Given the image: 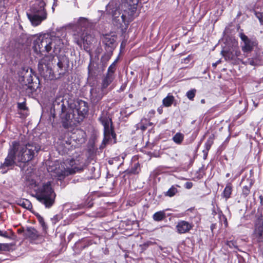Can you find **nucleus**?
<instances>
[{
    "instance_id": "21",
    "label": "nucleus",
    "mask_w": 263,
    "mask_h": 263,
    "mask_svg": "<svg viewBox=\"0 0 263 263\" xmlns=\"http://www.w3.org/2000/svg\"><path fill=\"white\" fill-rule=\"evenodd\" d=\"M242 63L245 65H250L253 66L261 64L260 60L257 57L249 58L245 61H242Z\"/></svg>"
},
{
    "instance_id": "18",
    "label": "nucleus",
    "mask_w": 263,
    "mask_h": 263,
    "mask_svg": "<svg viewBox=\"0 0 263 263\" xmlns=\"http://www.w3.org/2000/svg\"><path fill=\"white\" fill-rule=\"evenodd\" d=\"M114 78V74H111L107 73L105 78L102 80L101 84L102 89L106 88L113 81Z\"/></svg>"
},
{
    "instance_id": "33",
    "label": "nucleus",
    "mask_w": 263,
    "mask_h": 263,
    "mask_svg": "<svg viewBox=\"0 0 263 263\" xmlns=\"http://www.w3.org/2000/svg\"><path fill=\"white\" fill-rule=\"evenodd\" d=\"M195 93H196L195 89L189 90L186 92V96L190 100H192L195 97Z\"/></svg>"
},
{
    "instance_id": "22",
    "label": "nucleus",
    "mask_w": 263,
    "mask_h": 263,
    "mask_svg": "<svg viewBox=\"0 0 263 263\" xmlns=\"http://www.w3.org/2000/svg\"><path fill=\"white\" fill-rule=\"evenodd\" d=\"M177 187H179L178 185H172L167 191L164 193L165 196L172 197L178 193Z\"/></svg>"
},
{
    "instance_id": "6",
    "label": "nucleus",
    "mask_w": 263,
    "mask_h": 263,
    "mask_svg": "<svg viewBox=\"0 0 263 263\" xmlns=\"http://www.w3.org/2000/svg\"><path fill=\"white\" fill-rule=\"evenodd\" d=\"M35 198L46 208H50L54 202L55 194L50 181L44 183L35 190Z\"/></svg>"
},
{
    "instance_id": "49",
    "label": "nucleus",
    "mask_w": 263,
    "mask_h": 263,
    "mask_svg": "<svg viewBox=\"0 0 263 263\" xmlns=\"http://www.w3.org/2000/svg\"><path fill=\"white\" fill-rule=\"evenodd\" d=\"M146 99V98H143V100H145Z\"/></svg>"
},
{
    "instance_id": "12",
    "label": "nucleus",
    "mask_w": 263,
    "mask_h": 263,
    "mask_svg": "<svg viewBox=\"0 0 263 263\" xmlns=\"http://www.w3.org/2000/svg\"><path fill=\"white\" fill-rule=\"evenodd\" d=\"M75 109L79 117V119L82 120L87 115L89 108L86 102L80 100L74 105Z\"/></svg>"
},
{
    "instance_id": "38",
    "label": "nucleus",
    "mask_w": 263,
    "mask_h": 263,
    "mask_svg": "<svg viewBox=\"0 0 263 263\" xmlns=\"http://www.w3.org/2000/svg\"><path fill=\"white\" fill-rule=\"evenodd\" d=\"M257 17L259 20L260 23L263 25V13L257 14Z\"/></svg>"
},
{
    "instance_id": "7",
    "label": "nucleus",
    "mask_w": 263,
    "mask_h": 263,
    "mask_svg": "<svg viewBox=\"0 0 263 263\" xmlns=\"http://www.w3.org/2000/svg\"><path fill=\"white\" fill-rule=\"evenodd\" d=\"M99 121L104 127V139L102 144L105 145L107 143H111L114 139V143H116V134L112 129V122L107 111H102L99 118Z\"/></svg>"
},
{
    "instance_id": "10",
    "label": "nucleus",
    "mask_w": 263,
    "mask_h": 263,
    "mask_svg": "<svg viewBox=\"0 0 263 263\" xmlns=\"http://www.w3.org/2000/svg\"><path fill=\"white\" fill-rule=\"evenodd\" d=\"M251 239L254 244L263 242V219H258L251 235Z\"/></svg>"
},
{
    "instance_id": "11",
    "label": "nucleus",
    "mask_w": 263,
    "mask_h": 263,
    "mask_svg": "<svg viewBox=\"0 0 263 263\" xmlns=\"http://www.w3.org/2000/svg\"><path fill=\"white\" fill-rule=\"evenodd\" d=\"M239 37L243 43L242 46V50L245 53L251 52L254 48L257 45V42L255 39H249L243 33L239 34Z\"/></svg>"
},
{
    "instance_id": "9",
    "label": "nucleus",
    "mask_w": 263,
    "mask_h": 263,
    "mask_svg": "<svg viewBox=\"0 0 263 263\" xmlns=\"http://www.w3.org/2000/svg\"><path fill=\"white\" fill-rule=\"evenodd\" d=\"M139 0H122V7H124V13L121 16L122 21L125 22L130 16H133L137 8Z\"/></svg>"
},
{
    "instance_id": "30",
    "label": "nucleus",
    "mask_w": 263,
    "mask_h": 263,
    "mask_svg": "<svg viewBox=\"0 0 263 263\" xmlns=\"http://www.w3.org/2000/svg\"><path fill=\"white\" fill-rule=\"evenodd\" d=\"M112 52H107V53L104 54L102 57H101V62L103 63H106L110 59L111 55H112Z\"/></svg>"
},
{
    "instance_id": "42",
    "label": "nucleus",
    "mask_w": 263,
    "mask_h": 263,
    "mask_svg": "<svg viewBox=\"0 0 263 263\" xmlns=\"http://www.w3.org/2000/svg\"><path fill=\"white\" fill-rule=\"evenodd\" d=\"M157 111L159 114H161L163 112V105L159 107L157 109Z\"/></svg>"
},
{
    "instance_id": "43",
    "label": "nucleus",
    "mask_w": 263,
    "mask_h": 263,
    "mask_svg": "<svg viewBox=\"0 0 263 263\" xmlns=\"http://www.w3.org/2000/svg\"><path fill=\"white\" fill-rule=\"evenodd\" d=\"M227 245H228L231 248H232L234 246V243L231 241H228Z\"/></svg>"
},
{
    "instance_id": "32",
    "label": "nucleus",
    "mask_w": 263,
    "mask_h": 263,
    "mask_svg": "<svg viewBox=\"0 0 263 263\" xmlns=\"http://www.w3.org/2000/svg\"><path fill=\"white\" fill-rule=\"evenodd\" d=\"M251 186V184H250L249 186L246 185L242 187V194L245 197L249 194Z\"/></svg>"
},
{
    "instance_id": "8",
    "label": "nucleus",
    "mask_w": 263,
    "mask_h": 263,
    "mask_svg": "<svg viewBox=\"0 0 263 263\" xmlns=\"http://www.w3.org/2000/svg\"><path fill=\"white\" fill-rule=\"evenodd\" d=\"M89 22L87 18L85 17H80L78 22L77 26L79 31L74 34V42L79 46H82V43H86L88 44L90 42L91 36L87 34L85 31L86 28L88 26Z\"/></svg>"
},
{
    "instance_id": "16",
    "label": "nucleus",
    "mask_w": 263,
    "mask_h": 263,
    "mask_svg": "<svg viewBox=\"0 0 263 263\" xmlns=\"http://www.w3.org/2000/svg\"><path fill=\"white\" fill-rule=\"evenodd\" d=\"M88 74L90 78H96L99 74L98 66L93 62L90 61L88 66Z\"/></svg>"
},
{
    "instance_id": "24",
    "label": "nucleus",
    "mask_w": 263,
    "mask_h": 263,
    "mask_svg": "<svg viewBox=\"0 0 263 263\" xmlns=\"http://www.w3.org/2000/svg\"><path fill=\"white\" fill-rule=\"evenodd\" d=\"M213 144V138L212 136H210L208 138L206 142L204 143L205 149L203 150V153H204L205 156L208 155V153L210 149L211 148V147Z\"/></svg>"
},
{
    "instance_id": "27",
    "label": "nucleus",
    "mask_w": 263,
    "mask_h": 263,
    "mask_svg": "<svg viewBox=\"0 0 263 263\" xmlns=\"http://www.w3.org/2000/svg\"><path fill=\"white\" fill-rule=\"evenodd\" d=\"M221 53L226 60L230 61L235 59V55L232 51L222 50Z\"/></svg>"
},
{
    "instance_id": "47",
    "label": "nucleus",
    "mask_w": 263,
    "mask_h": 263,
    "mask_svg": "<svg viewBox=\"0 0 263 263\" xmlns=\"http://www.w3.org/2000/svg\"><path fill=\"white\" fill-rule=\"evenodd\" d=\"M230 173H227V174L226 175V177H227V178H228V177H229L230 176Z\"/></svg>"
},
{
    "instance_id": "1",
    "label": "nucleus",
    "mask_w": 263,
    "mask_h": 263,
    "mask_svg": "<svg viewBox=\"0 0 263 263\" xmlns=\"http://www.w3.org/2000/svg\"><path fill=\"white\" fill-rule=\"evenodd\" d=\"M63 47V43L60 37L49 34L40 36L34 41V52L44 56L38 64L39 70L42 76L50 77L53 73L52 65L54 57L60 53Z\"/></svg>"
},
{
    "instance_id": "5",
    "label": "nucleus",
    "mask_w": 263,
    "mask_h": 263,
    "mask_svg": "<svg viewBox=\"0 0 263 263\" xmlns=\"http://www.w3.org/2000/svg\"><path fill=\"white\" fill-rule=\"evenodd\" d=\"M71 165L72 166L71 168L68 167L66 168L64 163L56 162L53 165L49 166L48 171L50 173L51 177L53 179L61 181L63 180L66 176L80 172L84 168V165L73 166L72 164Z\"/></svg>"
},
{
    "instance_id": "20",
    "label": "nucleus",
    "mask_w": 263,
    "mask_h": 263,
    "mask_svg": "<svg viewBox=\"0 0 263 263\" xmlns=\"http://www.w3.org/2000/svg\"><path fill=\"white\" fill-rule=\"evenodd\" d=\"M175 101L174 97L171 93L167 94V96L162 100V105L165 107L171 106Z\"/></svg>"
},
{
    "instance_id": "29",
    "label": "nucleus",
    "mask_w": 263,
    "mask_h": 263,
    "mask_svg": "<svg viewBox=\"0 0 263 263\" xmlns=\"http://www.w3.org/2000/svg\"><path fill=\"white\" fill-rule=\"evenodd\" d=\"M118 59H117L108 67L107 70V73L111 74H114V72L116 70V64L118 62Z\"/></svg>"
},
{
    "instance_id": "17",
    "label": "nucleus",
    "mask_w": 263,
    "mask_h": 263,
    "mask_svg": "<svg viewBox=\"0 0 263 263\" xmlns=\"http://www.w3.org/2000/svg\"><path fill=\"white\" fill-rule=\"evenodd\" d=\"M124 7H121V11L122 13L120 12L118 10H116L114 12L112 13V16L113 17V20L116 21L118 24L122 25V23L126 24V23L128 22L129 20L132 18L133 16H130L128 18L126 21L123 22L122 21L121 16L122 14L124 13Z\"/></svg>"
},
{
    "instance_id": "25",
    "label": "nucleus",
    "mask_w": 263,
    "mask_h": 263,
    "mask_svg": "<svg viewBox=\"0 0 263 263\" xmlns=\"http://www.w3.org/2000/svg\"><path fill=\"white\" fill-rule=\"evenodd\" d=\"M184 136L183 134L178 132L172 138L173 141L177 144H180L183 141Z\"/></svg>"
},
{
    "instance_id": "36",
    "label": "nucleus",
    "mask_w": 263,
    "mask_h": 263,
    "mask_svg": "<svg viewBox=\"0 0 263 263\" xmlns=\"http://www.w3.org/2000/svg\"><path fill=\"white\" fill-rule=\"evenodd\" d=\"M17 107L19 109H20L21 110H25L27 108V107L26 106V104L25 102L18 103L17 104Z\"/></svg>"
},
{
    "instance_id": "34",
    "label": "nucleus",
    "mask_w": 263,
    "mask_h": 263,
    "mask_svg": "<svg viewBox=\"0 0 263 263\" xmlns=\"http://www.w3.org/2000/svg\"><path fill=\"white\" fill-rule=\"evenodd\" d=\"M6 13V10L4 5V2L3 1L0 0V16Z\"/></svg>"
},
{
    "instance_id": "19",
    "label": "nucleus",
    "mask_w": 263,
    "mask_h": 263,
    "mask_svg": "<svg viewBox=\"0 0 263 263\" xmlns=\"http://www.w3.org/2000/svg\"><path fill=\"white\" fill-rule=\"evenodd\" d=\"M233 189V185L231 182H227L226 186L222 193V196L225 198L226 200L228 199L231 197Z\"/></svg>"
},
{
    "instance_id": "44",
    "label": "nucleus",
    "mask_w": 263,
    "mask_h": 263,
    "mask_svg": "<svg viewBox=\"0 0 263 263\" xmlns=\"http://www.w3.org/2000/svg\"><path fill=\"white\" fill-rule=\"evenodd\" d=\"M234 55H235V59L236 58H238V56L239 55V54H240V51H235V53H234Z\"/></svg>"
},
{
    "instance_id": "26",
    "label": "nucleus",
    "mask_w": 263,
    "mask_h": 263,
    "mask_svg": "<svg viewBox=\"0 0 263 263\" xmlns=\"http://www.w3.org/2000/svg\"><path fill=\"white\" fill-rule=\"evenodd\" d=\"M18 204L26 209H30L32 207V204L30 202V201L28 199H26L20 200L18 202Z\"/></svg>"
},
{
    "instance_id": "35",
    "label": "nucleus",
    "mask_w": 263,
    "mask_h": 263,
    "mask_svg": "<svg viewBox=\"0 0 263 263\" xmlns=\"http://www.w3.org/2000/svg\"><path fill=\"white\" fill-rule=\"evenodd\" d=\"M0 236L4 238H10V236L8 231L5 230H0Z\"/></svg>"
},
{
    "instance_id": "31",
    "label": "nucleus",
    "mask_w": 263,
    "mask_h": 263,
    "mask_svg": "<svg viewBox=\"0 0 263 263\" xmlns=\"http://www.w3.org/2000/svg\"><path fill=\"white\" fill-rule=\"evenodd\" d=\"M218 217L220 222H223L225 227L228 226V221L226 217L223 214L221 211L218 212Z\"/></svg>"
},
{
    "instance_id": "45",
    "label": "nucleus",
    "mask_w": 263,
    "mask_h": 263,
    "mask_svg": "<svg viewBox=\"0 0 263 263\" xmlns=\"http://www.w3.org/2000/svg\"><path fill=\"white\" fill-rule=\"evenodd\" d=\"M4 246L3 244L0 243V251L3 249V246Z\"/></svg>"
},
{
    "instance_id": "40",
    "label": "nucleus",
    "mask_w": 263,
    "mask_h": 263,
    "mask_svg": "<svg viewBox=\"0 0 263 263\" xmlns=\"http://www.w3.org/2000/svg\"><path fill=\"white\" fill-rule=\"evenodd\" d=\"M25 230L26 229H25L24 228H21L18 229L17 230V233H19V234H21L22 233H24V235L25 236Z\"/></svg>"
},
{
    "instance_id": "13",
    "label": "nucleus",
    "mask_w": 263,
    "mask_h": 263,
    "mask_svg": "<svg viewBox=\"0 0 263 263\" xmlns=\"http://www.w3.org/2000/svg\"><path fill=\"white\" fill-rule=\"evenodd\" d=\"M102 42L107 52H112L116 47V37L106 34L102 38Z\"/></svg>"
},
{
    "instance_id": "46",
    "label": "nucleus",
    "mask_w": 263,
    "mask_h": 263,
    "mask_svg": "<svg viewBox=\"0 0 263 263\" xmlns=\"http://www.w3.org/2000/svg\"><path fill=\"white\" fill-rule=\"evenodd\" d=\"M214 227V224H212V226H211V229L212 230H213Z\"/></svg>"
},
{
    "instance_id": "3",
    "label": "nucleus",
    "mask_w": 263,
    "mask_h": 263,
    "mask_svg": "<svg viewBox=\"0 0 263 263\" xmlns=\"http://www.w3.org/2000/svg\"><path fill=\"white\" fill-rule=\"evenodd\" d=\"M52 109L54 113L61 115L63 125L65 128L74 124L75 121H79V119L74 118V109L70 104L69 99L62 96L57 97L52 104Z\"/></svg>"
},
{
    "instance_id": "39",
    "label": "nucleus",
    "mask_w": 263,
    "mask_h": 263,
    "mask_svg": "<svg viewBox=\"0 0 263 263\" xmlns=\"http://www.w3.org/2000/svg\"><path fill=\"white\" fill-rule=\"evenodd\" d=\"M28 72V69H26V68H23L22 69V74H23L24 75L23 77L24 78L27 77V76H25L27 73Z\"/></svg>"
},
{
    "instance_id": "37",
    "label": "nucleus",
    "mask_w": 263,
    "mask_h": 263,
    "mask_svg": "<svg viewBox=\"0 0 263 263\" xmlns=\"http://www.w3.org/2000/svg\"><path fill=\"white\" fill-rule=\"evenodd\" d=\"M184 186L185 188L190 189L193 186V183L191 182H186L184 184Z\"/></svg>"
},
{
    "instance_id": "4",
    "label": "nucleus",
    "mask_w": 263,
    "mask_h": 263,
    "mask_svg": "<svg viewBox=\"0 0 263 263\" xmlns=\"http://www.w3.org/2000/svg\"><path fill=\"white\" fill-rule=\"evenodd\" d=\"M43 0H34L27 15L32 25L36 26L47 18V13Z\"/></svg>"
},
{
    "instance_id": "28",
    "label": "nucleus",
    "mask_w": 263,
    "mask_h": 263,
    "mask_svg": "<svg viewBox=\"0 0 263 263\" xmlns=\"http://www.w3.org/2000/svg\"><path fill=\"white\" fill-rule=\"evenodd\" d=\"M36 217L39 222L40 224L41 225L43 228V230H46L47 229V226L44 221V219L42 216H41L39 214H36Z\"/></svg>"
},
{
    "instance_id": "2",
    "label": "nucleus",
    "mask_w": 263,
    "mask_h": 263,
    "mask_svg": "<svg viewBox=\"0 0 263 263\" xmlns=\"http://www.w3.org/2000/svg\"><path fill=\"white\" fill-rule=\"evenodd\" d=\"M40 149L41 146L35 143L23 144L17 141L12 142L7 157L0 165V171L5 174L15 165L20 166V163L26 164L32 160Z\"/></svg>"
},
{
    "instance_id": "14",
    "label": "nucleus",
    "mask_w": 263,
    "mask_h": 263,
    "mask_svg": "<svg viewBox=\"0 0 263 263\" xmlns=\"http://www.w3.org/2000/svg\"><path fill=\"white\" fill-rule=\"evenodd\" d=\"M194 225L192 222L185 220H180L178 222L176 229L178 233L184 234L187 233L191 230Z\"/></svg>"
},
{
    "instance_id": "48",
    "label": "nucleus",
    "mask_w": 263,
    "mask_h": 263,
    "mask_svg": "<svg viewBox=\"0 0 263 263\" xmlns=\"http://www.w3.org/2000/svg\"><path fill=\"white\" fill-rule=\"evenodd\" d=\"M201 102L202 103H204V102H205L204 100V99H202V100H201Z\"/></svg>"
},
{
    "instance_id": "41",
    "label": "nucleus",
    "mask_w": 263,
    "mask_h": 263,
    "mask_svg": "<svg viewBox=\"0 0 263 263\" xmlns=\"http://www.w3.org/2000/svg\"><path fill=\"white\" fill-rule=\"evenodd\" d=\"M57 65L60 69H62L63 68V64L61 61H59V62L57 63Z\"/></svg>"
},
{
    "instance_id": "15",
    "label": "nucleus",
    "mask_w": 263,
    "mask_h": 263,
    "mask_svg": "<svg viewBox=\"0 0 263 263\" xmlns=\"http://www.w3.org/2000/svg\"><path fill=\"white\" fill-rule=\"evenodd\" d=\"M25 237L29 239L31 241H34L40 237V234L33 227H27L25 230Z\"/></svg>"
},
{
    "instance_id": "23",
    "label": "nucleus",
    "mask_w": 263,
    "mask_h": 263,
    "mask_svg": "<svg viewBox=\"0 0 263 263\" xmlns=\"http://www.w3.org/2000/svg\"><path fill=\"white\" fill-rule=\"evenodd\" d=\"M166 218V214L164 211H160L154 213L153 215L154 220L160 221Z\"/></svg>"
}]
</instances>
